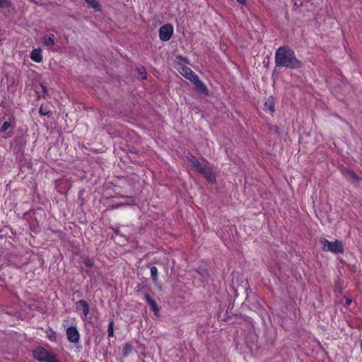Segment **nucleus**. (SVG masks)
Instances as JSON below:
<instances>
[{"mask_svg":"<svg viewBox=\"0 0 362 362\" xmlns=\"http://www.w3.org/2000/svg\"><path fill=\"white\" fill-rule=\"evenodd\" d=\"M275 63L277 66L297 69L300 62L296 59L294 52L288 47H279L275 53Z\"/></svg>","mask_w":362,"mask_h":362,"instance_id":"1","label":"nucleus"},{"mask_svg":"<svg viewBox=\"0 0 362 362\" xmlns=\"http://www.w3.org/2000/svg\"><path fill=\"white\" fill-rule=\"evenodd\" d=\"M178 71L183 76L191 81L195 85L197 90L204 94L208 93L206 86L199 80L198 76L195 74L190 68L185 66H180L178 68Z\"/></svg>","mask_w":362,"mask_h":362,"instance_id":"2","label":"nucleus"},{"mask_svg":"<svg viewBox=\"0 0 362 362\" xmlns=\"http://www.w3.org/2000/svg\"><path fill=\"white\" fill-rule=\"evenodd\" d=\"M187 160L189 165L202 173L209 181L211 182L215 181V176L211 173V170L203 165L194 156L192 155L187 156Z\"/></svg>","mask_w":362,"mask_h":362,"instance_id":"3","label":"nucleus"},{"mask_svg":"<svg viewBox=\"0 0 362 362\" xmlns=\"http://www.w3.org/2000/svg\"><path fill=\"white\" fill-rule=\"evenodd\" d=\"M320 242L322 245V249L323 251L331 252L334 254H341L344 252V245L340 240L331 242L325 238H321Z\"/></svg>","mask_w":362,"mask_h":362,"instance_id":"4","label":"nucleus"},{"mask_svg":"<svg viewBox=\"0 0 362 362\" xmlns=\"http://www.w3.org/2000/svg\"><path fill=\"white\" fill-rule=\"evenodd\" d=\"M33 357L41 362H47L50 356L52 355V353L48 351L44 348L38 347L35 349L33 352Z\"/></svg>","mask_w":362,"mask_h":362,"instance_id":"5","label":"nucleus"},{"mask_svg":"<svg viewBox=\"0 0 362 362\" xmlns=\"http://www.w3.org/2000/svg\"><path fill=\"white\" fill-rule=\"evenodd\" d=\"M76 310L83 320L86 319L90 311L89 305L84 300H80L76 303Z\"/></svg>","mask_w":362,"mask_h":362,"instance_id":"6","label":"nucleus"},{"mask_svg":"<svg viewBox=\"0 0 362 362\" xmlns=\"http://www.w3.org/2000/svg\"><path fill=\"white\" fill-rule=\"evenodd\" d=\"M173 33V27L170 24L163 25L159 30V37L162 41H168Z\"/></svg>","mask_w":362,"mask_h":362,"instance_id":"7","label":"nucleus"},{"mask_svg":"<svg viewBox=\"0 0 362 362\" xmlns=\"http://www.w3.org/2000/svg\"><path fill=\"white\" fill-rule=\"evenodd\" d=\"M66 335L68 340L72 343H76L79 340V332L76 327L74 326H70L67 327Z\"/></svg>","mask_w":362,"mask_h":362,"instance_id":"8","label":"nucleus"},{"mask_svg":"<svg viewBox=\"0 0 362 362\" xmlns=\"http://www.w3.org/2000/svg\"><path fill=\"white\" fill-rule=\"evenodd\" d=\"M30 59L37 63L42 61V49L40 48L34 49L30 53Z\"/></svg>","mask_w":362,"mask_h":362,"instance_id":"9","label":"nucleus"},{"mask_svg":"<svg viewBox=\"0 0 362 362\" xmlns=\"http://www.w3.org/2000/svg\"><path fill=\"white\" fill-rule=\"evenodd\" d=\"M145 298L146 300H147L148 303L149 304L151 310L156 313L157 314L158 313V306L156 303V302L154 301V300H153L150 296L148 294H146L145 296Z\"/></svg>","mask_w":362,"mask_h":362,"instance_id":"10","label":"nucleus"},{"mask_svg":"<svg viewBox=\"0 0 362 362\" xmlns=\"http://www.w3.org/2000/svg\"><path fill=\"white\" fill-rule=\"evenodd\" d=\"M88 6L96 11H100L101 6L97 0H85Z\"/></svg>","mask_w":362,"mask_h":362,"instance_id":"11","label":"nucleus"},{"mask_svg":"<svg viewBox=\"0 0 362 362\" xmlns=\"http://www.w3.org/2000/svg\"><path fill=\"white\" fill-rule=\"evenodd\" d=\"M151 277L153 283L156 285L158 284V269L155 266H152L150 268Z\"/></svg>","mask_w":362,"mask_h":362,"instance_id":"12","label":"nucleus"},{"mask_svg":"<svg viewBox=\"0 0 362 362\" xmlns=\"http://www.w3.org/2000/svg\"><path fill=\"white\" fill-rule=\"evenodd\" d=\"M13 127L14 124L11 121H5L0 128V132H5L6 130Z\"/></svg>","mask_w":362,"mask_h":362,"instance_id":"13","label":"nucleus"},{"mask_svg":"<svg viewBox=\"0 0 362 362\" xmlns=\"http://www.w3.org/2000/svg\"><path fill=\"white\" fill-rule=\"evenodd\" d=\"M42 43L46 46L51 47L55 44V42L52 37H44L42 38Z\"/></svg>","mask_w":362,"mask_h":362,"instance_id":"14","label":"nucleus"},{"mask_svg":"<svg viewBox=\"0 0 362 362\" xmlns=\"http://www.w3.org/2000/svg\"><path fill=\"white\" fill-rule=\"evenodd\" d=\"M264 107L265 110H268L270 113H273L274 112V106L273 103L270 101L265 102Z\"/></svg>","mask_w":362,"mask_h":362,"instance_id":"15","label":"nucleus"},{"mask_svg":"<svg viewBox=\"0 0 362 362\" xmlns=\"http://www.w3.org/2000/svg\"><path fill=\"white\" fill-rule=\"evenodd\" d=\"M47 336L49 339V340L52 341H55L57 340L56 332L52 329H49L47 332Z\"/></svg>","mask_w":362,"mask_h":362,"instance_id":"16","label":"nucleus"},{"mask_svg":"<svg viewBox=\"0 0 362 362\" xmlns=\"http://www.w3.org/2000/svg\"><path fill=\"white\" fill-rule=\"evenodd\" d=\"M85 267L88 269L96 270V268L94 267L93 262L90 259H86L84 260Z\"/></svg>","mask_w":362,"mask_h":362,"instance_id":"17","label":"nucleus"},{"mask_svg":"<svg viewBox=\"0 0 362 362\" xmlns=\"http://www.w3.org/2000/svg\"><path fill=\"white\" fill-rule=\"evenodd\" d=\"M42 115H48L50 111L44 105H41L39 110Z\"/></svg>","mask_w":362,"mask_h":362,"instance_id":"18","label":"nucleus"},{"mask_svg":"<svg viewBox=\"0 0 362 362\" xmlns=\"http://www.w3.org/2000/svg\"><path fill=\"white\" fill-rule=\"evenodd\" d=\"M139 77L142 80H145L147 78L146 72L144 68H141L139 69Z\"/></svg>","mask_w":362,"mask_h":362,"instance_id":"19","label":"nucleus"},{"mask_svg":"<svg viewBox=\"0 0 362 362\" xmlns=\"http://www.w3.org/2000/svg\"><path fill=\"white\" fill-rule=\"evenodd\" d=\"M108 337H112L114 336V331H113V322H110L108 325Z\"/></svg>","mask_w":362,"mask_h":362,"instance_id":"20","label":"nucleus"},{"mask_svg":"<svg viewBox=\"0 0 362 362\" xmlns=\"http://www.w3.org/2000/svg\"><path fill=\"white\" fill-rule=\"evenodd\" d=\"M11 6V3L8 0H0L1 8H8Z\"/></svg>","mask_w":362,"mask_h":362,"instance_id":"21","label":"nucleus"},{"mask_svg":"<svg viewBox=\"0 0 362 362\" xmlns=\"http://www.w3.org/2000/svg\"><path fill=\"white\" fill-rule=\"evenodd\" d=\"M348 173H349V176L351 177V178H352L354 180H358V177L354 172L349 171Z\"/></svg>","mask_w":362,"mask_h":362,"instance_id":"22","label":"nucleus"},{"mask_svg":"<svg viewBox=\"0 0 362 362\" xmlns=\"http://www.w3.org/2000/svg\"><path fill=\"white\" fill-rule=\"evenodd\" d=\"M198 274L199 275H201L202 276H203L204 278H205L208 276L206 271H205L204 269H201V271H198Z\"/></svg>","mask_w":362,"mask_h":362,"instance_id":"23","label":"nucleus"},{"mask_svg":"<svg viewBox=\"0 0 362 362\" xmlns=\"http://www.w3.org/2000/svg\"><path fill=\"white\" fill-rule=\"evenodd\" d=\"M47 362H59L58 361V359L54 356V354H52L51 356H50V358H49V360L47 361Z\"/></svg>","mask_w":362,"mask_h":362,"instance_id":"24","label":"nucleus"},{"mask_svg":"<svg viewBox=\"0 0 362 362\" xmlns=\"http://www.w3.org/2000/svg\"><path fill=\"white\" fill-rule=\"evenodd\" d=\"M351 302H352V300H351V299H349V298H346V304L347 305H349L351 304Z\"/></svg>","mask_w":362,"mask_h":362,"instance_id":"25","label":"nucleus"},{"mask_svg":"<svg viewBox=\"0 0 362 362\" xmlns=\"http://www.w3.org/2000/svg\"><path fill=\"white\" fill-rule=\"evenodd\" d=\"M238 2H239L241 4H243L245 3V0H236Z\"/></svg>","mask_w":362,"mask_h":362,"instance_id":"26","label":"nucleus"}]
</instances>
